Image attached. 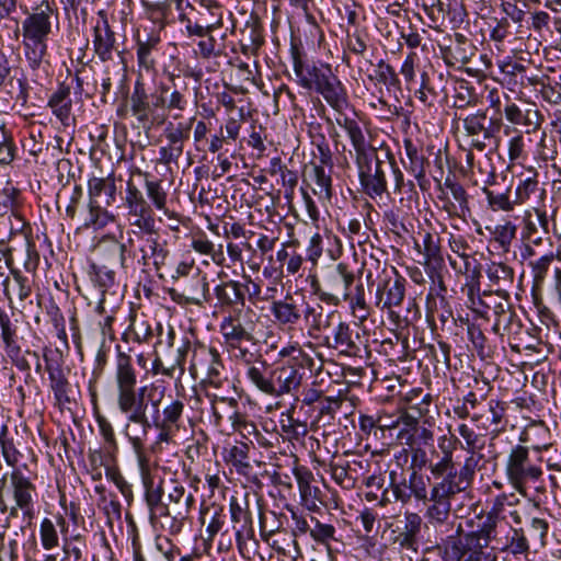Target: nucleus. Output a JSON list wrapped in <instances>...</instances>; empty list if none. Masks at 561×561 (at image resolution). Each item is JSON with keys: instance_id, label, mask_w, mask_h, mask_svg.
<instances>
[{"instance_id": "4be33fe9", "label": "nucleus", "mask_w": 561, "mask_h": 561, "mask_svg": "<svg viewBox=\"0 0 561 561\" xmlns=\"http://www.w3.org/2000/svg\"><path fill=\"white\" fill-rule=\"evenodd\" d=\"M164 391L162 390L157 398L154 394L148 396V405L152 409V424L154 427H169L176 426L180 427V422L184 412V402L180 398H172L169 402H167L162 412L160 413V404L163 398Z\"/></svg>"}, {"instance_id": "423d86ee", "label": "nucleus", "mask_w": 561, "mask_h": 561, "mask_svg": "<svg viewBox=\"0 0 561 561\" xmlns=\"http://www.w3.org/2000/svg\"><path fill=\"white\" fill-rule=\"evenodd\" d=\"M481 459L483 455L467 457L460 469L457 468L455 460L431 461L428 470L435 480L431 489L455 497L471 485Z\"/></svg>"}, {"instance_id": "f8f14e48", "label": "nucleus", "mask_w": 561, "mask_h": 561, "mask_svg": "<svg viewBox=\"0 0 561 561\" xmlns=\"http://www.w3.org/2000/svg\"><path fill=\"white\" fill-rule=\"evenodd\" d=\"M465 134L470 138V148L478 151H484L486 148L485 140L493 138L501 129L502 121L491 119L486 126V113L477 111L462 118Z\"/></svg>"}, {"instance_id": "b1692460", "label": "nucleus", "mask_w": 561, "mask_h": 561, "mask_svg": "<svg viewBox=\"0 0 561 561\" xmlns=\"http://www.w3.org/2000/svg\"><path fill=\"white\" fill-rule=\"evenodd\" d=\"M242 312V309H237L222 318L219 329L225 345H233L237 342H254L253 322H244Z\"/></svg>"}, {"instance_id": "8fccbe9b", "label": "nucleus", "mask_w": 561, "mask_h": 561, "mask_svg": "<svg viewBox=\"0 0 561 561\" xmlns=\"http://www.w3.org/2000/svg\"><path fill=\"white\" fill-rule=\"evenodd\" d=\"M128 219L136 231L151 232L156 229L154 214L149 204L128 210Z\"/></svg>"}, {"instance_id": "ddd939ff", "label": "nucleus", "mask_w": 561, "mask_h": 561, "mask_svg": "<svg viewBox=\"0 0 561 561\" xmlns=\"http://www.w3.org/2000/svg\"><path fill=\"white\" fill-rule=\"evenodd\" d=\"M355 280L354 273L348 268L347 264L339 263L329 270L325 276L327 291H318L322 301L337 306L342 299L348 298L351 286Z\"/></svg>"}, {"instance_id": "6e6552de", "label": "nucleus", "mask_w": 561, "mask_h": 561, "mask_svg": "<svg viewBox=\"0 0 561 561\" xmlns=\"http://www.w3.org/2000/svg\"><path fill=\"white\" fill-rule=\"evenodd\" d=\"M454 497L437 490L431 489V499L427 500L424 518L437 534V545L451 534L461 535L463 527L456 517L451 516V500Z\"/></svg>"}, {"instance_id": "7c9ffc66", "label": "nucleus", "mask_w": 561, "mask_h": 561, "mask_svg": "<svg viewBox=\"0 0 561 561\" xmlns=\"http://www.w3.org/2000/svg\"><path fill=\"white\" fill-rule=\"evenodd\" d=\"M419 236L421 242L415 240V249L423 257L419 263L431 271H435L440 267L444 261L440 252L439 238L427 231L420 232Z\"/></svg>"}, {"instance_id": "f3484780", "label": "nucleus", "mask_w": 561, "mask_h": 561, "mask_svg": "<svg viewBox=\"0 0 561 561\" xmlns=\"http://www.w3.org/2000/svg\"><path fill=\"white\" fill-rule=\"evenodd\" d=\"M506 495H499L494 499L491 510L481 518L482 523L477 530L469 531L474 536L483 546H489L492 541L497 540L499 528L506 520Z\"/></svg>"}, {"instance_id": "cd10ccee", "label": "nucleus", "mask_w": 561, "mask_h": 561, "mask_svg": "<svg viewBox=\"0 0 561 561\" xmlns=\"http://www.w3.org/2000/svg\"><path fill=\"white\" fill-rule=\"evenodd\" d=\"M405 296V279L400 275L387 278L379 283L376 289V306L381 310H388L393 316V307H399Z\"/></svg>"}, {"instance_id": "2f4dec72", "label": "nucleus", "mask_w": 561, "mask_h": 561, "mask_svg": "<svg viewBox=\"0 0 561 561\" xmlns=\"http://www.w3.org/2000/svg\"><path fill=\"white\" fill-rule=\"evenodd\" d=\"M130 111L133 116H135L139 125L142 127L149 123H154V119L151 118L153 110L149 100V94L146 91L145 83L139 79L135 82L134 91L130 95Z\"/></svg>"}, {"instance_id": "c85d7f7f", "label": "nucleus", "mask_w": 561, "mask_h": 561, "mask_svg": "<svg viewBox=\"0 0 561 561\" xmlns=\"http://www.w3.org/2000/svg\"><path fill=\"white\" fill-rule=\"evenodd\" d=\"M141 471L142 484L145 488V501L149 510L151 522H159L164 502L163 480L157 483L149 472V461L146 466L139 467Z\"/></svg>"}, {"instance_id": "20e7f679", "label": "nucleus", "mask_w": 561, "mask_h": 561, "mask_svg": "<svg viewBox=\"0 0 561 561\" xmlns=\"http://www.w3.org/2000/svg\"><path fill=\"white\" fill-rule=\"evenodd\" d=\"M106 253L110 254L114 262H119L122 271L127 273L130 267L128 256H138V263L142 267H147L152 263L156 270H160L165 263L169 250L165 247V242L161 243L159 241L156 230L145 232L131 229L127 231L125 242L119 243L114 240L108 245Z\"/></svg>"}, {"instance_id": "13d9d810", "label": "nucleus", "mask_w": 561, "mask_h": 561, "mask_svg": "<svg viewBox=\"0 0 561 561\" xmlns=\"http://www.w3.org/2000/svg\"><path fill=\"white\" fill-rule=\"evenodd\" d=\"M209 516V523L206 526V535L207 541H213L216 535L222 529L226 523V514L224 513V508L213 506L207 507L201 513V520L205 524V518Z\"/></svg>"}, {"instance_id": "9d476101", "label": "nucleus", "mask_w": 561, "mask_h": 561, "mask_svg": "<svg viewBox=\"0 0 561 561\" xmlns=\"http://www.w3.org/2000/svg\"><path fill=\"white\" fill-rule=\"evenodd\" d=\"M390 489L394 501L401 505L409 504L413 499L423 504L431 499L430 478L421 472L410 471L405 477L397 470L389 472Z\"/></svg>"}, {"instance_id": "de8ad7c7", "label": "nucleus", "mask_w": 561, "mask_h": 561, "mask_svg": "<svg viewBox=\"0 0 561 561\" xmlns=\"http://www.w3.org/2000/svg\"><path fill=\"white\" fill-rule=\"evenodd\" d=\"M499 68L504 77V81L514 91L516 87L524 88V72L528 70L525 64L507 58L499 64Z\"/></svg>"}, {"instance_id": "1a4fd4ad", "label": "nucleus", "mask_w": 561, "mask_h": 561, "mask_svg": "<svg viewBox=\"0 0 561 561\" xmlns=\"http://www.w3.org/2000/svg\"><path fill=\"white\" fill-rule=\"evenodd\" d=\"M190 371L194 378L202 377L205 383L214 388H221L228 381L225 376V366L220 353L215 347L206 345L195 346Z\"/></svg>"}, {"instance_id": "c9c22d12", "label": "nucleus", "mask_w": 561, "mask_h": 561, "mask_svg": "<svg viewBox=\"0 0 561 561\" xmlns=\"http://www.w3.org/2000/svg\"><path fill=\"white\" fill-rule=\"evenodd\" d=\"M160 42V37L153 34L148 35L146 38L137 37L136 55L140 70H145L146 72L156 70Z\"/></svg>"}, {"instance_id": "f257e3e1", "label": "nucleus", "mask_w": 561, "mask_h": 561, "mask_svg": "<svg viewBox=\"0 0 561 561\" xmlns=\"http://www.w3.org/2000/svg\"><path fill=\"white\" fill-rule=\"evenodd\" d=\"M115 385L117 408L126 415L127 423L124 434L136 455L139 467L147 465L146 440L149 430L153 426L152 419L147 415L148 402L145 400L146 387L137 388V373L131 357L117 346L115 362Z\"/></svg>"}, {"instance_id": "6ab92c4d", "label": "nucleus", "mask_w": 561, "mask_h": 561, "mask_svg": "<svg viewBox=\"0 0 561 561\" xmlns=\"http://www.w3.org/2000/svg\"><path fill=\"white\" fill-rule=\"evenodd\" d=\"M304 296L287 294L283 299L273 300L270 311L279 328L294 329L301 321Z\"/></svg>"}, {"instance_id": "4468645a", "label": "nucleus", "mask_w": 561, "mask_h": 561, "mask_svg": "<svg viewBox=\"0 0 561 561\" xmlns=\"http://www.w3.org/2000/svg\"><path fill=\"white\" fill-rule=\"evenodd\" d=\"M505 100L503 114L511 125L525 128L526 134L536 133L541 128L545 117L536 103L526 102L519 105L513 102L508 94H505Z\"/></svg>"}, {"instance_id": "e433bc0d", "label": "nucleus", "mask_w": 561, "mask_h": 561, "mask_svg": "<svg viewBox=\"0 0 561 561\" xmlns=\"http://www.w3.org/2000/svg\"><path fill=\"white\" fill-rule=\"evenodd\" d=\"M231 522L234 524V535L240 546L253 535L252 518L250 513L243 508L236 497H231L229 503Z\"/></svg>"}, {"instance_id": "2eb2a0df", "label": "nucleus", "mask_w": 561, "mask_h": 561, "mask_svg": "<svg viewBox=\"0 0 561 561\" xmlns=\"http://www.w3.org/2000/svg\"><path fill=\"white\" fill-rule=\"evenodd\" d=\"M306 371L296 365L272 366L270 380V396L279 398L285 394H295L304 379Z\"/></svg>"}, {"instance_id": "4d7b16f0", "label": "nucleus", "mask_w": 561, "mask_h": 561, "mask_svg": "<svg viewBox=\"0 0 561 561\" xmlns=\"http://www.w3.org/2000/svg\"><path fill=\"white\" fill-rule=\"evenodd\" d=\"M539 192V182L535 172L525 178L520 176L515 188L514 203H516V205H522L529 201L533 196H536ZM541 192L543 191L541 190Z\"/></svg>"}, {"instance_id": "a211bd4d", "label": "nucleus", "mask_w": 561, "mask_h": 561, "mask_svg": "<svg viewBox=\"0 0 561 561\" xmlns=\"http://www.w3.org/2000/svg\"><path fill=\"white\" fill-rule=\"evenodd\" d=\"M439 545H443L456 561H482L484 549L488 548L469 533L451 534Z\"/></svg>"}, {"instance_id": "49530a36", "label": "nucleus", "mask_w": 561, "mask_h": 561, "mask_svg": "<svg viewBox=\"0 0 561 561\" xmlns=\"http://www.w3.org/2000/svg\"><path fill=\"white\" fill-rule=\"evenodd\" d=\"M333 316V312L324 316V308L321 305H310L304 298L301 320L304 319L309 324L310 330L319 332L327 329L330 324L329 320Z\"/></svg>"}, {"instance_id": "393cba45", "label": "nucleus", "mask_w": 561, "mask_h": 561, "mask_svg": "<svg viewBox=\"0 0 561 561\" xmlns=\"http://www.w3.org/2000/svg\"><path fill=\"white\" fill-rule=\"evenodd\" d=\"M98 15L99 19L93 26L92 45L94 54L105 62L112 60L116 53V37L110 26L106 13L102 10Z\"/></svg>"}, {"instance_id": "412c9836", "label": "nucleus", "mask_w": 561, "mask_h": 561, "mask_svg": "<svg viewBox=\"0 0 561 561\" xmlns=\"http://www.w3.org/2000/svg\"><path fill=\"white\" fill-rule=\"evenodd\" d=\"M507 408V402L490 399L486 401L485 409L472 413L471 420L480 428L489 430L492 427V439H494L501 432L506 430L508 422L506 417Z\"/></svg>"}, {"instance_id": "79ce46f5", "label": "nucleus", "mask_w": 561, "mask_h": 561, "mask_svg": "<svg viewBox=\"0 0 561 561\" xmlns=\"http://www.w3.org/2000/svg\"><path fill=\"white\" fill-rule=\"evenodd\" d=\"M59 526L61 527L62 534V552L64 557L61 561H81L83 550L87 548L85 539L81 534H77L73 536H67L66 530V520L64 517H60L58 520Z\"/></svg>"}, {"instance_id": "72a5a7b5", "label": "nucleus", "mask_w": 561, "mask_h": 561, "mask_svg": "<svg viewBox=\"0 0 561 561\" xmlns=\"http://www.w3.org/2000/svg\"><path fill=\"white\" fill-rule=\"evenodd\" d=\"M108 250L107 247H100V259L98 263H93L91 265L92 270V280L104 291L107 288H111L115 284L116 273L113 268L114 265L119 262H114L110 254L106 253Z\"/></svg>"}, {"instance_id": "ea45409f", "label": "nucleus", "mask_w": 561, "mask_h": 561, "mask_svg": "<svg viewBox=\"0 0 561 561\" xmlns=\"http://www.w3.org/2000/svg\"><path fill=\"white\" fill-rule=\"evenodd\" d=\"M48 106L62 125L68 126L72 108L70 88L68 85L60 84L50 95Z\"/></svg>"}, {"instance_id": "473e14b6", "label": "nucleus", "mask_w": 561, "mask_h": 561, "mask_svg": "<svg viewBox=\"0 0 561 561\" xmlns=\"http://www.w3.org/2000/svg\"><path fill=\"white\" fill-rule=\"evenodd\" d=\"M89 202L111 206L116 201V184L113 175L93 176L88 182Z\"/></svg>"}, {"instance_id": "0eeeda50", "label": "nucleus", "mask_w": 561, "mask_h": 561, "mask_svg": "<svg viewBox=\"0 0 561 561\" xmlns=\"http://www.w3.org/2000/svg\"><path fill=\"white\" fill-rule=\"evenodd\" d=\"M194 503L193 493L187 492L180 481L171 480L167 486L163 510L159 519L161 527L171 535L180 534Z\"/></svg>"}, {"instance_id": "9b49d317", "label": "nucleus", "mask_w": 561, "mask_h": 561, "mask_svg": "<svg viewBox=\"0 0 561 561\" xmlns=\"http://www.w3.org/2000/svg\"><path fill=\"white\" fill-rule=\"evenodd\" d=\"M39 8L27 12L22 22L23 39L46 41L53 30V22L58 21V11L54 2L45 1Z\"/></svg>"}, {"instance_id": "f704fd0d", "label": "nucleus", "mask_w": 561, "mask_h": 561, "mask_svg": "<svg viewBox=\"0 0 561 561\" xmlns=\"http://www.w3.org/2000/svg\"><path fill=\"white\" fill-rule=\"evenodd\" d=\"M0 198L1 204L11 210L15 220V222H11V233H13V230H25L26 225L30 224L20 213L24 203L21 190L8 182L0 193Z\"/></svg>"}, {"instance_id": "f03ea898", "label": "nucleus", "mask_w": 561, "mask_h": 561, "mask_svg": "<svg viewBox=\"0 0 561 561\" xmlns=\"http://www.w3.org/2000/svg\"><path fill=\"white\" fill-rule=\"evenodd\" d=\"M336 123L346 131L355 151V163L364 193L371 198L380 197L387 191L386 173L391 164L379 158L377 149L367 141L357 121L344 116L337 118Z\"/></svg>"}, {"instance_id": "680f3d73", "label": "nucleus", "mask_w": 561, "mask_h": 561, "mask_svg": "<svg viewBox=\"0 0 561 561\" xmlns=\"http://www.w3.org/2000/svg\"><path fill=\"white\" fill-rule=\"evenodd\" d=\"M278 355L280 357H289V360L284 365H296L301 367L304 371H306V369L311 370L314 365L313 358L305 353L298 344H290L283 347Z\"/></svg>"}, {"instance_id": "09e8293b", "label": "nucleus", "mask_w": 561, "mask_h": 561, "mask_svg": "<svg viewBox=\"0 0 561 561\" xmlns=\"http://www.w3.org/2000/svg\"><path fill=\"white\" fill-rule=\"evenodd\" d=\"M543 231H548V217L546 211L539 208H534V214H531L527 210L523 217L520 239L538 234Z\"/></svg>"}, {"instance_id": "e2e57ef3", "label": "nucleus", "mask_w": 561, "mask_h": 561, "mask_svg": "<svg viewBox=\"0 0 561 561\" xmlns=\"http://www.w3.org/2000/svg\"><path fill=\"white\" fill-rule=\"evenodd\" d=\"M145 188L148 198L151 201L152 205L158 209L162 210L164 215L169 217H174V213L170 211L167 208V198L168 194L164 191L161 181L146 180Z\"/></svg>"}, {"instance_id": "aec40b11", "label": "nucleus", "mask_w": 561, "mask_h": 561, "mask_svg": "<svg viewBox=\"0 0 561 561\" xmlns=\"http://www.w3.org/2000/svg\"><path fill=\"white\" fill-rule=\"evenodd\" d=\"M227 273L220 271L218 273V278L220 283L217 284L213 291L216 298L215 307L220 311H229L232 312L237 309H242L244 307V293H242L243 288L241 287V282L234 279H227Z\"/></svg>"}, {"instance_id": "bb28decb", "label": "nucleus", "mask_w": 561, "mask_h": 561, "mask_svg": "<svg viewBox=\"0 0 561 561\" xmlns=\"http://www.w3.org/2000/svg\"><path fill=\"white\" fill-rule=\"evenodd\" d=\"M409 402V409L410 410H416L417 415H414L410 413L409 411H403L400 413V415L391 421V424H381L380 428H396L400 427L397 439L409 447H412L416 444V430L420 422V416H422L424 413H426V409L416 408L415 404H412V399H408Z\"/></svg>"}, {"instance_id": "c03bdc74", "label": "nucleus", "mask_w": 561, "mask_h": 561, "mask_svg": "<svg viewBox=\"0 0 561 561\" xmlns=\"http://www.w3.org/2000/svg\"><path fill=\"white\" fill-rule=\"evenodd\" d=\"M272 366L265 359L257 358L250 367L245 369L248 381L259 391L270 396V380Z\"/></svg>"}, {"instance_id": "603ef678", "label": "nucleus", "mask_w": 561, "mask_h": 561, "mask_svg": "<svg viewBox=\"0 0 561 561\" xmlns=\"http://www.w3.org/2000/svg\"><path fill=\"white\" fill-rule=\"evenodd\" d=\"M25 58L33 71L42 68L44 59L47 55V42L35 39H23Z\"/></svg>"}, {"instance_id": "58836bf2", "label": "nucleus", "mask_w": 561, "mask_h": 561, "mask_svg": "<svg viewBox=\"0 0 561 561\" xmlns=\"http://www.w3.org/2000/svg\"><path fill=\"white\" fill-rule=\"evenodd\" d=\"M0 252L4 257L5 265L10 268L11 275L13 276L12 290L23 301L27 299L32 293V285L27 277L23 276L22 273L13 268V254L12 248L5 247L4 241L0 240Z\"/></svg>"}, {"instance_id": "39448f33", "label": "nucleus", "mask_w": 561, "mask_h": 561, "mask_svg": "<svg viewBox=\"0 0 561 561\" xmlns=\"http://www.w3.org/2000/svg\"><path fill=\"white\" fill-rule=\"evenodd\" d=\"M531 432L549 434L548 427L542 422L530 424L520 433L519 443L511 447L505 462L507 480L522 495H526L530 483L538 482L543 476L539 461L533 460L530 447L526 445L530 442Z\"/></svg>"}, {"instance_id": "5701e85b", "label": "nucleus", "mask_w": 561, "mask_h": 561, "mask_svg": "<svg viewBox=\"0 0 561 561\" xmlns=\"http://www.w3.org/2000/svg\"><path fill=\"white\" fill-rule=\"evenodd\" d=\"M10 483L16 504L11 508L10 515L15 516L19 507L23 511L24 518L31 522L34 517L33 494L35 493V485L19 469L11 472Z\"/></svg>"}, {"instance_id": "69168bd1", "label": "nucleus", "mask_w": 561, "mask_h": 561, "mask_svg": "<svg viewBox=\"0 0 561 561\" xmlns=\"http://www.w3.org/2000/svg\"><path fill=\"white\" fill-rule=\"evenodd\" d=\"M522 329V323L516 312L511 309L506 311L505 314H502L500 319L494 320V324L492 327V331L495 334L504 335L506 334H518Z\"/></svg>"}, {"instance_id": "5fc2aeb1", "label": "nucleus", "mask_w": 561, "mask_h": 561, "mask_svg": "<svg viewBox=\"0 0 561 561\" xmlns=\"http://www.w3.org/2000/svg\"><path fill=\"white\" fill-rule=\"evenodd\" d=\"M118 56H119V61L115 64L113 72H111L110 69L107 68L105 70V77L102 79V82H101L100 93H101V100L103 103L107 102L106 98L112 89L113 81L124 84L127 79V67L124 61V57L121 54H118Z\"/></svg>"}, {"instance_id": "4c0bfd02", "label": "nucleus", "mask_w": 561, "mask_h": 561, "mask_svg": "<svg viewBox=\"0 0 561 561\" xmlns=\"http://www.w3.org/2000/svg\"><path fill=\"white\" fill-rule=\"evenodd\" d=\"M172 300L181 304H191L202 306L209 301V284L206 276L197 275L195 278V287L185 289L183 293H178L175 289L170 291Z\"/></svg>"}, {"instance_id": "338daca9", "label": "nucleus", "mask_w": 561, "mask_h": 561, "mask_svg": "<svg viewBox=\"0 0 561 561\" xmlns=\"http://www.w3.org/2000/svg\"><path fill=\"white\" fill-rule=\"evenodd\" d=\"M458 433L465 440L463 449L469 454L468 457H479V455H482L480 450L484 442L479 434L465 423L458 426Z\"/></svg>"}, {"instance_id": "7ed1b4c3", "label": "nucleus", "mask_w": 561, "mask_h": 561, "mask_svg": "<svg viewBox=\"0 0 561 561\" xmlns=\"http://www.w3.org/2000/svg\"><path fill=\"white\" fill-rule=\"evenodd\" d=\"M290 58L297 83L309 91L322 95L334 110L341 111L347 103L346 90L327 62H307L302 47L290 45Z\"/></svg>"}, {"instance_id": "864d4df0", "label": "nucleus", "mask_w": 561, "mask_h": 561, "mask_svg": "<svg viewBox=\"0 0 561 561\" xmlns=\"http://www.w3.org/2000/svg\"><path fill=\"white\" fill-rule=\"evenodd\" d=\"M49 386L54 393L56 404L61 409L69 408V404L72 403V399L70 398L71 386L65 373L62 371L49 377Z\"/></svg>"}, {"instance_id": "0e129e2a", "label": "nucleus", "mask_w": 561, "mask_h": 561, "mask_svg": "<svg viewBox=\"0 0 561 561\" xmlns=\"http://www.w3.org/2000/svg\"><path fill=\"white\" fill-rule=\"evenodd\" d=\"M31 231H32L31 226L26 225L25 230L24 229L23 230H13V233H11V236H14V234L23 236L24 241H25V249H26V259L24 261V268L26 272L33 273L36 271V268L38 266L39 254L36 250L35 242L32 239Z\"/></svg>"}, {"instance_id": "37998d69", "label": "nucleus", "mask_w": 561, "mask_h": 561, "mask_svg": "<svg viewBox=\"0 0 561 561\" xmlns=\"http://www.w3.org/2000/svg\"><path fill=\"white\" fill-rule=\"evenodd\" d=\"M224 7L216 0H203L201 9L197 11L199 20L213 33L224 25Z\"/></svg>"}, {"instance_id": "dca6fc26", "label": "nucleus", "mask_w": 561, "mask_h": 561, "mask_svg": "<svg viewBox=\"0 0 561 561\" xmlns=\"http://www.w3.org/2000/svg\"><path fill=\"white\" fill-rule=\"evenodd\" d=\"M190 133L191 123L174 124L169 122L163 130L168 144L159 149V163L163 165L176 163L183 154L184 141L188 139Z\"/></svg>"}, {"instance_id": "a18cd8bd", "label": "nucleus", "mask_w": 561, "mask_h": 561, "mask_svg": "<svg viewBox=\"0 0 561 561\" xmlns=\"http://www.w3.org/2000/svg\"><path fill=\"white\" fill-rule=\"evenodd\" d=\"M312 183L311 190L322 202H329L332 198V178L322 165L313 164L309 174Z\"/></svg>"}, {"instance_id": "052dcab7", "label": "nucleus", "mask_w": 561, "mask_h": 561, "mask_svg": "<svg viewBox=\"0 0 561 561\" xmlns=\"http://www.w3.org/2000/svg\"><path fill=\"white\" fill-rule=\"evenodd\" d=\"M342 301H347L350 304L353 316L356 319H358L360 322L366 321L368 319V317L370 316V309L366 302L365 289H364V285L362 283H359L356 286L354 294H351V291H350L348 298L342 299Z\"/></svg>"}, {"instance_id": "6e6d98bb", "label": "nucleus", "mask_w": 561, "mask_h": 561, "mask_svg": "<svg viewBox=\"0 0 561 561\" xmlns=\"http://www.w3.org/2000/svg\"><path fill=\"white\" fill-rule=\"evenodd\" d=\"M188 348L190 342L186 341L175 350H167L165 352L160 354L162 356L165 367H168L170 378L174 377V374L178 369L180 371V375L184 373V363Z\"/></svg>"}, {"instance_id": "c756f323", "label": "nucleus", "mask_w": 561, "mask_h": 561, "mask_svg": "<svg viewBox=\"0 0 561 561\" xmlns=\"http://www.w3.org/2000/svg\"><path fill=\"white\" fill-rule=\"evenodd\" d=\"M301 504L310 512H317L319 504H323L322 491L314 484L313 473L306 467H296L294 469Z\"/></svg>"}, {"instance_id": "3c124183", "label": "nucleus", "mask_w": 561, "mask_h": 561, "mask_svg": "<svg viewBox=\"0 0 561 561\" xmlns=\"http://www.w3.org/2000/svg\"><path fill=\"white\" fill-rule=\"evenodd\" d=\"M514 131V135L507 141V156L511 163H520L526 160V138L524 134L511 126H506L504 129L505 135H510L511 131Z\"/></svg>"}, {"instance_id": "bf43d9fd", "label": "nucleus", "mask_w": 561, "mask_h": 561, "mask_svg": "<svg viewBox=\"0 0 561 561\" xmlns=\"http://www.w3.org/2000/svg\"><path fill=\"white\" fill-rule=\"evenodd\" d=\"M442 51L447 65H466L471 60L474 54V47L472 45L451 44L443 48Z\"/></svg>"}, {"instance_id": "a878e982", "label": "nucleus", "mask_w": 561, "mask_h": 561, "mask_svg": "<svg viewBox=\"0 0 561 561\" xmlns=\"http://www.w3.org/2000/svg\"><path fill=\"white\" fill-rule=\"evenodd\" d=\"M325 343L329 347L347 356L358 355L363 345L359 333L350 323L344 321H340L333 328L332 339L328 336Z\"/></svg>"}, {"instance_id": "774afa93", "label": "nucleus", "mask_w": 561, "mask_h": 561, "mask_svg": "<svg viewBox=\"0 0 561 561\" xmlns=\"http://www.w3.org/2000/svg\"><path fill=\"white\" fill-rule=\"evenodd\" d=\"M489 279L499 287H507L514 282V271L504 263H493L488 270Z\"/></svg>"}, {"instance_id": "a19ab883", "label": "nucleus", "mask_w": 561, "mask_h": 561, "mask_svg": "<svg viewBox=\"0 0 561 561\" xmlns=\"http://www.w3.org/2000/svg\"><path fill=\"white\" fill-rule=\"evenodd\" d=\"M250 446L243 442H237L233 445H228L224 449V459L227 463L234 467L239 474L248 476L252 470L249 461Z\"/></svg>"}]
</instances>
